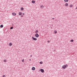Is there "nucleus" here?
<instances>
[{
	"instance_id": "nucleus-1",
	"label": "nucleus",
	"mask_w": 77,
	"mask_h": 77,
	"mask_svg": "<svg viewBox=\"0 0 77 77\" xmlns=\"http://www.w3.org/2000/svg\"><path fill=\"white\" fill-rule=\"evenodd\" d=\"M68 66V65L66 64L65 65H64L62 66V68L63 69H65L66 68H67Z\"/></svg>"
},
{
	"instance_id": "nucleus-2",
	"label": "nucleus",
	"mask_w": 77,
	"mask_h": 77,
	"mask_svg": "<svg viewBox=\"0 0 77 77\" xmlns=\"http://www.w3.org/2000/svg\"><path fill=\"white\" fill-rule=\"evenodd\" d=\"M32 39L33 40H34V41H37V38H34L33 37H32Z\"/></svg>"
},
{
	"instance_id": "nucleus-3",
	"label": "nucleus",
	"mask_w": 77,
	"mask_h": 77,
	"mask_svg": "<svg viewBox=\"0 0 77 77\" xmlns=\"http://www.w3.org/2000/svg\"><path fill=\"white\" fill-rule=\"evenodd\" d=\"M35 36L36 38H38L39 37V34L38 33H36L35 34Z\"/></svg>"
},
{
	"instance_id": "nucleus-4",
	"label": "nucleus",
	"mask_w": 77,
	"mask_h": 77,
	"mask_svg": "<svg viewBox=\"0 0 77 77\" xmlns=\"http://www.w3.org/2000/svg\"><path fill=\"white\" fill-rule=\"evenodd\" d=\"M40 70L41 71V72H42L43 73L44 72V70L43 69H41Z\"/></svg>"
},
{
	"instance_id": "nucleus-5",
	"label": "nucleus",
	"mask_w": 77,
	"mask_h": 77,
	"mask_svg": "<svg viewBox=\"0 0 77 77\" xmlns=\"http://www.w3.org/2000/svg\"><path fill=\"white\" fill-rule=\"evenodd\" d=\"M32 70H33V71L35 70V67H33L32 68Z\"/></svg>"
},
{
	"instance_id": "nucleus-6",
	"label": "nucleus",
	"mask_w": 77,
	"mask_h": 77,
	"mask_svg": "<svg viewBox=\"0 0 77 77\" xmlns=\"http://www.w3.org/2000/svg\"><path fill=\"white\" fill-rule=\"evenodd\" d=\"M64 6H68V4L66 3L65 5H64Z\"/></svg>"
},
{
	"instance_id": "nucleus-7",
	"label": "nucleus",
	"mask_w": 77,
	"mask_h": 77,
	"mask_svg": "<svg viewBox=\"0 0 77 77\" xmlns=\"http://www.w3.org/2000/svg\"><path fill=\"white\" fill-rule=\"evenodd\" d=\"M12 14L13 15V16H14V15L15 16L16 15V13H12Z\"/></svg>"
},
{
	"instance_id": "nucleus-8",
	"label": "nucleus",
	"mask_w": 77,
	"mask_h": 77,
	"mask_svg": "<svg viewBox=\"0 0 77 77\" xmlns=\"http://www.w3.org/2000/svg\"><path fill=\"white\" fill-rule=\"evenodd\" d=\"M12 44L11 43H10L9 44V46H12Z\"/></svg>"
},
{
	"instance_id": "nucleus-9",
	"label": "nucleus",
	"mask_w": 77,
	"mask_h": 77,
	"mask_svg": "<svg viewBox=\"0 0 77 77\" xmlns=\"http://www.w3.org/2000/svg\"><path fill=\"white\" fill-rule=\"evenodd\" d=\"M22 14V13L21 12H19V15H21Z\"/></svg>"
},
{
	"instance_id": "nucleus-10",
	"label": "nucleus",
	"mask_w": 77,
	"mask_h": 77,
	"mask_svg": "<svg viewBox=\"0 0 77 77\" xmlns=\"http://www.w3.org/2000/svg\"><path fill=\"white\" fill-rule=\"evenodd\" d=\"M0 27L1 28H3V25H0Z\"/></svg>"
},
{
	"instance_id": "nucleus-11",
	"label": "nucleus",
	"mask_w": 77,
	"mask_h": 77,
	"mask_svg": "<svg viewBox=\"0 0 77 77\" xmlns=\"http://www.w3.org/2000/svg\"><path fill=\"white\" fill-rule=\"evenodd\" d=\"M35 32L36 33H38V30H36V31Z\"/></svg>"
},
{
	"instance_id": "nucleus-12",
	"label": "nucleus",
	"mask_w": 77,
	"mask_h": 77,
	"mask_svg": "<svg viewBox=\"0 0 77 77\" xmlns=\"http://www.w3.org/2000/svg\"><path fill=\"white\" fill-rule=\"evenodd\" d=\"M32 3H35V1H32Z\"/></svg>"
},
{
	"instance_id": "nucleus-13",
	"label": "nucleus",
	"mask_w": 77,
	"mask_h": 77,
	"mask_svg": "<svg viewBox=\"0 0 77 77\" xmlns=\"http://www.w3.org/2000/svg\"><path fill=\"white\" fill-rule=\"evenodd\" d=\"M65 2H68V0H64Z\"/></svg>"
},
{
	"instance_id": "nucleus-14",
	"label": "nucleus",
	"mask_w": 77,
	"mask_h": 77,
	"mask_svg": "<svg viewBox=\"0 0 77 77\" xmlns=\"http://www.w3.org/2000/svg\"><path fill=\"white\" fill-rule=\"evenodd\" d=\"M73 6V5H70V8H72V7Z\"/></svg>"
},
{
	"instance_id": "nucleus-15",
	"label": "nucleus",
	"mask_w": 77,
	"mask_h": 77,
	"mask_svg": "<svg viewBox=\"0 0 77 77\" xmlns=\"http://www.w3.org/2000/svg\"><path fill=\"white\" fill-rule=\"evenodd\" d=\"M41 8H44V6L43 5H42L41 6Z\"/></svg>"
},
{
	"instance_id": "nucleus-16",
	"label": "nucleus",
	"mask_w": 77,
	"mask_h": 77,
	"mask_svg": "<svg viewBox=\"0 0 77 77\" xmlns=\"http://www.w3.org/2000/svg\"><path fill=\"white\" fill-rule=\"evenodd\" d=\"M40 64H42V63H43V62L42 61H41L40 62Z\"/></svg>"
},
{
	"instance_id": "nucleus-17",
	"label": "nucleus",
	"mask_w": 77,
	"mask_h": 77,
	"mask_svg": "<svg viewBox=\"0 0 77 77\" xmlns=\"http://www.w3.org/2000/svg\"><path fill=\"white\" fill-rule=\"evenodd\" d=\"M23 9H23V8H21V11H23Z\"/></svg>"
},
{
	"instance_id": "nucleus-18",
	"label": "nucleus",
	"mask_w": 77,
	"mask_h": 77,
	"mask_svg": "<svg viewBox=\"0 0 77 77\" xmlns=\"http://www.w3.org/2000/svg\"><path fill=\"white\" fill-rule=\"evenodd\" d=\"M73 41H74V40L72 39L70 41V42H73Z\"/></svg>"
},
{
	"instance_id": "nucleus-19",
	"label": "nucleus",
	"mask_w": 77,
	"mask_h": 77,
	"mask_svg": "<svg viewBox=\"0 0 77 77\" xmlns=\"http://www.w3.org/2000/svg\"><path fill=\"white\" fill-rule=\"evenodd\" d=\"M14 27H11L10 28V29H13Z\"/></svg>"
},
{
	"instance_id": "nucleus-20",
	"label": "nucleus",
	"mask_w": 77,
	"mask_h": 77,
	"mask_svg": "<svg viewBox=\"0 0 77 77\" xmlns=\"http://www.w3.org/2000/svg\"><path fill=\"white\" fill-rule=\"evenodd\" d=\"M54 32L55 33H57V31H54Z\"/></svg>"
},
{
	"instance_id": "nucleus-21",
	"label": "nucleus",
	"mask_w": 77,
	"mask_h": 77,
	"mask_svg": "<svg viewBox=\"0 0 77 77\" xmlns=\"http://www.w3.org/2000/svg\"><path fill=\"white\" fill-rule=\"evenodd\" d=\"M4 62H6V60H4Z\"/></svg>"
},
{
	"instance_id": "nucleus-22",
	"label": "nucleus",
	"mask_w": 77,
	"mask_h": 77,
	"mask_svg": "<svg viewBox=\"0 0 77 77\" xmlns=\"http://www.w3.org/2000/svg\"><path fill=\"white\" fill-rule=\"evenodd\" d=\"M5 75H3V76H2V77H5Z\"/></svg>"
},
{
	"instance_id": "nucleus-23",
	"label": "nucleus",
	"mask_w": 77,
	"mask_h": 77,
	"mask_svg": "<svg viewBox=\"0 0 77 77\" xmlns=\"http://www.w3.org/2000/svg\"><path fill=\"white\" fill-rule=\"evenodd\" d=\"M22 62H24V59H23L22 60Z\"/></svg>"
},
{
	"instance_id": "nucleus-24",
	"label": "nucleus",
	"mask_w": 77,
	"mask_h": 77,
	"mask_svg": "<svg viewBox=\"0 0 77 77\" xmlns=\"http://www.w3.org/2000/svg\"><path fill=\"white\" fill-rule=\"evenodd\" d=\"M48 43H49L50 42V41H48Z\"/></svg>"
},
{
	"instance_id": "nucleus-25",
	"label": "nucleus",
	"mask_w": 77,
	"mask_h": 77,
	"mask_svg": "<svg viewBox=\"0 0 77 77\" xmlns=\"http://www.w3.org/2000/svg\"><path fill=\"white\" fill-rule=\"evenodd\" d=\"M52 20H54V18H52Z\"/></svg>"
},
{
	"instance_id": "nucleus-26",
	"label": "nucleus",
	"mask_w": 77,
	"mask_h": 77,
	"mask_svg": "<svg viewBox=\"0 0 77 77\" xmlns=\"http://www.w3.org/2000/svg\"><path fill=\"white\" fill-rule=\"evenodd\" d=\"M21 17H23V15H21Z\"/></svg>"
},
{
	"instance_id": "nucleus-27",
	"label": "nucleus",
	"mask_w": 77,
	"mask_h": 77,
	"mask_svg": "<svg viewBox=\"0 0 77 77\" xmlns=\"http://www.w3.org/2000/svg\"><path fill=\"white\" fill-rule=\"evenodd\" d=\"M30 57H32V55H30Z\"/></svg>"
},
{
	"instance_id": "nucleus-28",
	"label": "nucleus",
	"mask_w": 77,
	"mask_h": 77,
	"mask_svg": "<svg viewBox=\"0 0 77 77\" xmlns=\"http://www.w3.org/2000/svg\"><path fill=\"white\" fill-rule=\"evenodd\" d=\"M23 15H24V13H23Z\"/></svg>"
},
{
	"instance_id": "nucleus-29",
	"label": "nucleus",
	"mask_w": 77,
	"mask_h": 77,
	"mask_svg": "<svg viewBox=\"0 0 77 77\" xmlns=\"http://www.w3.org/2000/svg\"><path fill=\"white\" fill-rule=\"evenodd\" d=\"M75 9H77V7H76V8H75Z\"/></svg>"
},
{
	"instance_id": "nucleus-30",
	"label": "nucleus",
	"mask_w": 77,
	"mask_h": 77,
	"mask_svg": "<svg viewBox=\"0 0 77 77\" xmlns=\"http://www.w3.org/2000/svg\"><path fill=\"white\" fill-rule=\"evenodd\" d=\"M29 60H31V59H30Z\"/></svg>"
}]
</instances>
